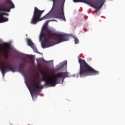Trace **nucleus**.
<instances>
[{
    "label": "nucleus",
    "instance_id": "1",
    "mask_svg": "<svg viewBox=\"0 0 125 125\" xmlns=\"http://www.w3.org/2000/svg\"><path fill=\"white\" fill-rule=\"evenodd\" d=\"M43 39L44 41L42 42V48L52 46V41H55L56 43H60L63 42H67L69 40V36L66 34H57L53 32L50 29H48L47 26L45 25L42 29L40 35V39Z\"/></svg>",
    "mask_w": 125,
    "mask_h": 125
},
{
    "label": "nucleus",
    "instance_id": "2",
    "mask_svg": "<svg viewBox=\"0 0 125 125\" xmlns=\"http://www.w3.org/2000/svg\"><path fill=\"white\" fill-rule=\"evenodd\" d=\"M68 72H58L57 73L53 79L49 78L47 74L44 72H42L41 75L42 76V80L43 82H45V84L47 86H55L57 83H63L64 80L66 78H70L71 76L69 75Z\"/></svg>",
    "mask_w": 125,
    "mask_h": 125
},
{
    "label": "nucleus",
    "instance_id": "3",
    "mask_svg": "<svg viewBox=\"0 0 125 125\" xmlns=\"http://www.w3.org/2000/svg\"><path fill=\"white\" fill-rule=\"evenodd\" d=\"M79 63L80 66L79 72L80 78H84V77H87V76L99 75V71L94 70L90 65L87 64L84 60L80 58Z\"/></svg>",
    "mask_w": 125,
    "mask_h": 125
},
{
    "label": "nucleus",
    "instance_id": "4",
    "mask_svg": "<svg viewBox=\"0 0 125 125\" xmlns=\"http://www.w3.org/2000/svg\"><path fill=\"white\" fill-rule=\"evenodd\" d=\"M53 7L52 10L54 13L60 15L61 18L66 22V19L64 16V4L65 0H52Z\"/></svg>",
    "mask_w": 125,
    "mask_h": 125
},
{
    "label": "nucleus",
    "instance_id": "5",
    "mask_svg": "<svg viewBox=\"0 0 125 125\" xmlns=\"http://www.w3.org/2000/svg\"><path fill=\"white\" fill-rule=\"evenodd\" d=\"M43 12H44V10L41 11L38 9L37 7H35L33 16L31 21V23L35 24H37L39 21H41V20H45V19L53 18V16H52L51 14L49 12L41 19V16H42V15Z\"/></svg>",
    "mask_w": 125,
    "mask_h": 125
},
{
    "label": "nucleus",
    "instance_id": "6",
    "mask_svg": "<svg viewBox=\"0 0 125 125\" xmlns=\"http://www.w3.org/2000/svg\"><path fill=\"white\" fill-rule=\"evenodd\" d=\"M11 8H10L9 6H8V5H7L5 2L0 4V11H5L6 12H9V11H10ZM3 16V12H0V23H3L8 21V18H5Z\"/></svg>",
    "mask_w": 125,
    "mask_h": 125
},
{
    "label": "nucleus",
    "instance_id": "7",
    "mask_svg": "<svg viewBox=\"0 0 125 125\" xmlns=\"http://www.w3.org/2000/svg\"><path fill=\"white\" fill-rule=\"evenodd\" d=\"M101 0L103 3H101V5L99 6L96 3L93 4L92 3L85 0H73L74 2H83L84 3H86V4H88V5H90V6L93 7V8H95L96 9V13L98 12V11L100 10V8H101L102 6H103L104 2H105V0Z\"/></svg>",
    "mask_w": 125,
    "mask_h": 125
},
{
    "label": "nucleus",
    "instance_id": "8",
    "mask_svg": "<svg viewBox=\"0 0 125 125\" xmlns=\"http://www.w3.org/2000/svg\"><path fill=\"white\" fill-rule=\"evenodd\" d=\"M31 83L34 85V88L33 89L34 94H38L41 91V89L43 88V86L40 85L41 82H39L36 83V79H32L31 80Z\"/></svg>",
    "mask_w": 125,
    "mask_h": 125
},
{
    "label": "nucleus",
    "instance_id": "9",
    "mask_svg": "<svg viewBox=\"0 0 125 125\" xmlns=\"http://www.w3.org/2000/svg\"><path fill=\"white\" fill-rule=\"evenodd\" d=\"M0 70L2 73V75L4 76L6 72H10L11 71L13 73L15 72V69L10 66L4 65L2 62H0Z\"/></svg>",
    "mask_w": 125,
    "mask_h": 125
},
{
    "label": "nucleus",
    "instance_id": "10",
    "mask_svg": "<svg viewBox=\"0 0 125 125\" xmlns=\"http://www.w3.org/2000/svg\"><path fill=\"white\" fill-rule=\"evenodd\" d=\"M3 46L5 47L4 55H9L8 53L11 48L10 44L8 43H5L4 44H0V52L1 53L3 52V49L2 48Z\"/></svg>",
    "mask_w": 125,
    "mask_h": 125
},
{
    "label": "nucleus",
    "instance_id": "11",
    "mask_svg": "<svg viewBox=\"0 0 125 125\" xmlns=\"http://www.w3.org/2000/svg\"><path fill=\"white\" fill-rule=\"evenodd\" d=\"M27 42L28 45L31 47L32 49L34 50V52H37V53H39L40 54H41V53L39 52V51H38V49H37V48H36L35 44L33 43L31 39H27Z\"/></svg>",
    "mask_w": 125,
    "mask_h": 125
},
{
    "label": "nucleus",
    "instance_id": "12",
    "mask_svg": "<svg viewBox=\"0 0 125 125\" xmlns=\"http://www.w3.org/2000/svg\"><path fill=\"white\" fill-rule=\"evenodd\" d=\"M7 2L9 4L10 6L11 7V8H14V4L12 3L11 0H7Z\"/></svg>",
    "mask_w": 125,
    "mask_h": 125
},
{
    "label": "nucleus",
    "instance_id": "13",
    "mask_svg": "<svg viewBox=\"0 0 125 125\" xmlns=\"http://www.w3.org/2000/svg\"><path fill=\"white\" fill-rule=\"evenodd\" d=\"M19 71L20 73H21V74H24V67H23V65H19Z\"/></svg>",
    "mask_w": 125,
    "mask_h": 125
},
{
    "label": "nucleus",
    "instance_id": "14",
    "mask_svg": "<svg viewBox=\"0 0 125 125\" xmlns=\"http://www.w3.org/2000/svg\"><path fill=\"white\" fill-rule=\"evenodd\" d=\"M72 38L74 39L75 44H78V43L80 42V41H79V39H78V37L73 36H72Z\"/></svg>",
    "mask_w": 125,
    "mask_h": 125
},
{
    "label": "nucleus",
    "instance_id": "15",
    "mask_svg": "<svg viewBox=\"0 0 125 125\" xmlns=\"http://www.w3.org/2000/svg\"><path fill=\"white\" fill-rule=\"evenodd\" d=\"M26 57H28V58H30L31 60H32L33 59V56L27 55Z\"/></svg>",
    "mask_w": 125,
    "mask_h": 125
},
{
    "label": "nucleus",
    "instance_id": "16",
    "mask_svg": "<svg viewBox=\"0 0 125 125\" xmlns=\"http://www.w3.org/2000/svg\"><path fill=\"white\" fill-rule=\"evenodd\" d=\"M4 56L6 59H8V55H4Z\"/></svg>",
    "mask_w": 125,
    "mask_h": 125
},
{
    "label": "nucleus",
    "instance_id": "17",
    "mask_svg": "<svg viewBox=\"0 0 125 125\" xmlns=\"http://www.w3.org/2000/svg\"><path fill=\"white\" fill-rule=\"evenodd\" d=\"M3 15H6V16H8V14L4 12H3Z\"/></svg>",
    "mask_w": 125,
    "mask_h": 125
},
{
    "label": "nucleus",
    "instance_id": "18",
    "mask_svg": "<svg viewBox=\"0 0 125 125\" xmlns=\"http://www.w3.org/2000/svg\"><path fill=\"white\" fill-rule=\"evenodd\" d=\"M47 21H48V22H47ZM50 21H55V20H51L50 21H47V22L48 23V22H50Z\"/></svg>",
    "mask_w": 125,
    "mask_h": 125
},
{
    "label": "nucleus",
    "instance_id": "19",
    "mask_svg": "<svg viewBox=\"0 0 125 125\" xmlns=\"http://www.w3.org/2000/svg\"><path fill=\"white\" fill-rule=\"evenodd\" d=\"M64 64L67 65V61L65 62Z\"/></svg>",
    "mask_w": 125,
    "mask_h": 125
},
{
    "label": "nucleus",
    "instance_id": "20",
    "mask_svg": "<svg viewBox=\"0 0 125 125\" xmlns=\"http://www.w3.org/2000/svg\"><path fill=\"white\" fill-rule=\"evenodd\" d=\"M32 96H33L32 94H31Z\"/></svg>",
    "mask_w": 125,
    "mask_h": 125
},
{
    "label": "nucleus",
    "instance_id": "21",
    "mask_svg": "<svg viewBox=\"0 0 125 125\" xmlns=\"http://www.w3.org/2000/svg\"><path fill=\"white\" fill-rule=\"evenodd\" d=\"M30 125V124H28V125Z\"/></svg>",
    "mask_w": 125,
    "mask_h": 125
}]
</instances>
